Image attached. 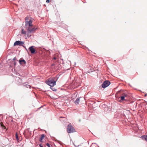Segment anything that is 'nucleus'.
I'll return each instance as SVG.
<instances>
[{"instance_id": "obj_1", "label": "nucleus", "mask_w": 147, "mask_h": 147, "mask_svg": "<svg viewBox=\"0 0 147 147\" xmlns=\"http://www.w3.org/2000/svg\"><path fill=\"white\" fill-rule=\"evenodd\" d=\"M57 78L55 77L50 78L49 79L48 81L47 82V84L50 86L51 87H53L54 85H56V82L57 80Z\"/></svg>"}, {"instance_id": "obj_2", "label": "nucleus", "mask_w": 147, "mask_h": 147, "mask_svg": "<svg viewBox=\"0 0 147 147\" xmlns=\"http://www.w3.org/2000/svg\"><path fill=\"white\" fill-rule=\"evenodd\" d=\"M37 29V28L35 27H27V37H30L31 36V33L34 32H35L36 30Z\"/></svg>"}, {"instance_id": "obj_3", "label": "nucleus", "mask_w": 147, "mask_h": 147, "mask_svg": "<svg viewBox=\"0 0 147 147\" xmlns=\"http://www.w3.org/2000/svg\"><path fill=\"white\" fill-rule=\"evenodd\" d=\"M67 131L68 133H71L75 131L74 128L70 124H69L67 126Z\"/></svg>"}, {"instance_id": "obj_4", "label": "nucleus", "mask_w": 147, "mask_h": 147, "mask_svg": "<svg viewBox=\"0 0 147 147\" xmlns=\"http://www.w3.org/2000/svg\"><path fill=\"white\" fill-rule=\"evenodd\" d=\"M32 23V22L31 20H30L29 21H26L25 22V26H28V27L33 26Z\"/></svg>"}, {"instance_id": "obj_5", "label": "nucleus", "mask_w": 147, "mask_h": 147, "mask_svg": "<svg viewBox=\"0 0 147 147\" xmlns=\"http://www.w3.org/2000/svg\"><path fill=\"white\" fill-rule=\"evenodd\" d=\"M32 23V22L31 20H30L29 21H26L25 22V26H28V27L33 26Z\"/></svg>"}, {"instance_id": "obj_6", "label": "nucleus", "mask_w": 147, "mask_h": 147, "mask_svg": "<svg viewBox=\"0 0 147 147\" xmlns=\"http://www.w3.org/2000/svg\"><path fill=\"white\" fill-rule=\"evenodd\" d=\"M110 84V82L108 81H106L104 82L102 84V86L103 88H105L108 86Z\"/></svg>"}, {"instance_id": "obj_7", "label": "nucleus", "mask_w": 147, "mask_h": 147, "mask_svg": "<svg viewBox=\"0 0 147 147\" xmlns=\"http://www.w3.org/2000/svg\"><path fill=\"white\" fill-rule=\"evenodd\" d=\"M24 44L23 42L20 41H16L14 44V46H15L16 45L21 46Z\"/></svg>"}, {"instance_id": "obj_8", "label": "nucleus", "mask_w": 147, "mask_h": 147, "mask_svg": "<svg viewBox=\"0 0 147 147\" xmlns=\"http://www.w3.org/2000/svg\"><path fill=\"white\" fill-rule=\"evenodd\" d=\"M29 49L32 53L34 54L35 53L36 50L34 48V47L33 46H32L30 47Z\"/></svg>"}, {"instance_id": "obj_9", "label": "nucleus", "mask_w": 147, "mask_h": 147, "mask_svg": "<svg viewBox=\"0 0 147 147\" xmlns=\"http://www.w3.org/2000/svg\"><path fill=\"white\" fill-rule=\"evenodd\" d=\"M127 96V94H122V96L120 97L121 100L120 101H123L124 100V98L125 97H126Z\"/></svg>"}, {"instance_id": "obj_10", "label": "nucleus", "mask_w": 147, "mask_h": 147, "mask_svg": "<svg viewBox=\"0 0 147 147\" xmlns=\"http://www.w3.org/2000/svg\"><path fill=\"white\" fill-rule=\"evenodd\" d=\"M19 63L20 64H25L26 62L24 60H20L19 61Z\"/></svg>"}, {"instance_id": "obj_11", "label": "nucleus", "mask_w": 147, "mask_h": 147, "mask_svg": "<svg viewBox=\"0 0 147 147\" xmlns=\"http://www.w3.org/2000/svg\"><path fill=\"white\" fill-rule=\"evenodd\" d=\"M80 98H78L76 99V100L75 101V103L76 105H77L79 104L80 100Z\"/></svg>"}, {"instance_id": "obj_12", "label": "nucleus", "mask_w": 147, "mask_h": 147, "mask_svg": "<svg viewBox=\"0 0 147 147\" xmlns=\"http://www.w3.org/2000/svg\"><path fill=\"white\" fill-rule=\"evenodd\" d=\"M45 137V135L44 134H42L41 135V137L39 139V141L40 142H42V140Z\"/></svg>"}, {"instance_id": "obj_13", "label": "nucleus", "mask_w": 147, "mask_h": 147, "mask_svg": "<svg viewBox=\"0 0 147 147\" xmlns=\"http://www.w3.org/2000/svg\"><path fill=\"white\" fill-rule=\"evenodd\" d=\"M22 33L23 34H26V32L23 29L22 31Z\"/></svg>"}, {"instance_id": "obj_14", "label": "nucleus", "mask_w": 147, "mask_h": 147, "mask_svg": "<svg viewBox=\"0 0 147 147\" xmlns=\"http://www.w3.org/2000/svg\"><path fill=\"white\" fill-rule=\"evenodd\" d=\"M29 18L28 16H27L26 18H25V20H26V21H28V20H29Z\"/></svg>"}, {"instance_id": "obj_15", "label": "nucleus", "mask_w": 147, "mask_h": 147, "mask_svg": "<svg viewBox=\"0 0 147 147\" xmlns=\"http://www.w3.org/2000/svg\"><path fill=\"white\" fill-rule=\"evenodd\" d=\"M16 137L17 140H18V134L17 133H16Z\"/></svg>"}, {"instance_id": "obj_16", "label": "nucleus", "mask_w": 147, "mask_h": 147, "mask_svg": "<svg viewBox=\"0 0 147 147\" xmlns=\"http://www.w3.org/2000/svg\"><path fill=\"white\" fill-rule=\"evenodd\" d=\"M47 146L48 147H51L50 144L48 143H47L46 144Z\"/></svg>"}, {"instance_id": "obj_17", "label": "nucleus", "mask_w": 147, "mask_h": 147, "mask_svg": "<svg viewBox=\"0 0 147 147\" xmlns=\"http://www.w3.org/2000/svg\"><path fill=\"white\" fill-rule=\"evenodd\" d=\"M39 146L40 147H43V146L42 145V144H39Z\"/></svg>"}, {"instance_id": "obj_18", "label": "nucleus", "mask_w": 147, "mask_h": 147, "mask_svg": "<svg viewBox=\"0 0 147 147\" xmlns=\"http://www.w3.org/2000/svg\"><path fill=\"white\" fill-rule=\"evenodd\" d=\"M50 0H47L46 2L47 3H49V2Z\"/></svg>"}, {"instance_id": "obj_19", "label": "nucleus", "mask_w": 147, "mask_h": 147, "mask_svg": "<svg viewBox=\"0 0 147 147\" xmlns=\"http://www.w3.org/2000/svg\"><path fill=\"white\" fill-rule=\"evenodd\" d=\"M52 90L54 91H56V89H54L53 90L52 89Z\"/></svg>"}, {"instance_id": "obj_20", "label": "nucleus", "mask_w": 147, "mask_h": 147, "mask_svg": "<svg viewBox=\"0 0 147 147\" xmlns=\"http://www.w3.org/2000/svg\"><path fill=\"white\" fill-rule=\"evenodd\" d=\"M16 58H14L13 59V60H15L16 59Z\"/></svg>"}, {"instance_id": "obj_21", "label": "nucleus", "mask_w": 147, "mask_h": 147, "mask_svg": "<svg viewBox=\"0 0 147 147\" xmlns=\"http://www.w3.org/2000/svg\"><path fill=\"white\" fill-rule=\"evenodd\" d=\"M61 118H63V117H60Z\"/></svg>"}, {"instance_id": "obj_22", "label": "nucleus", "mask_w": 147, "mask_h": 147, "mask_svg": "<svg viewBox=\"0 0 147 147\" xmlns=\"http://www.w3.org/2000/svg\"><path fill=\"white\" fill-rule=\"evenodd\" d=\"M54 59H56V58H54Z\"/></svg>"}, {"instance_id": "obj_23", "label": "nucleus", "mask_w": 147, "mask_h": 147, "mask_svg": "<svg viewBox=\"0 0 147 147\" xmlns=\"http://www.w3.org/2000/svg\"><path fill=\"white\" fill-rule=\"evenodd\" d=\"M14 64H15V65H16L15 62Z\"/></svg>"}]
</instances>
